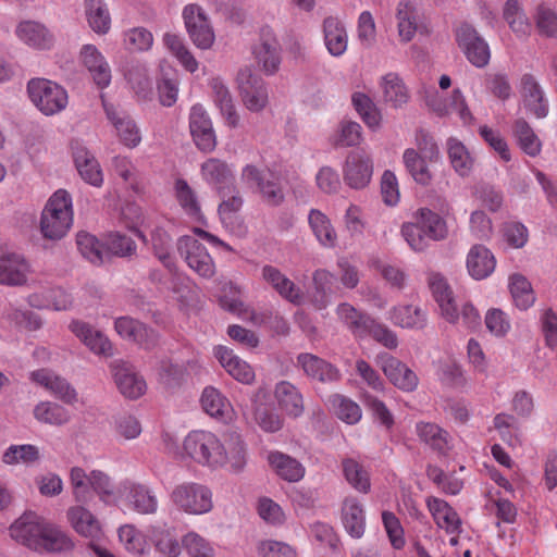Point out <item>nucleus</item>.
<instances>
[{"mask_svg":"<svg viewBox=\"0 0 557 557\" xmlns=\"http://www.w3.org/2000/svg\"><path fill=\"white\" fill-rule=\"evenodd\" d=\"M177 251L187 265L200 277L209 280L215 274V263L207 248L191 236H182L177 240Z\"/></svg>","mask_w":557,"mask_h":557,"instance_id":"nucleus-6","label":"nucleus"},{"mask_svg":"<svg viewBox=\"0 0 557 557\" xmlns=\"http://www.w3.org/2000/svg\"><path fill=\"white\" fill-rule=\"evenodd\" d=\"M417 223L432 240H442L447 236L445 220L428 208H421L416 212Z\"/></svg>","mask_w":557,"mask_h":557,"instance_id":"nucleus-48","label":"nucleus"},{"mask_svg":"<svg viewBox=\"0 0 557 557\" xmlns=\"http://www.w3.org/2000/svg\"><path fill=\"white\" fill-rule=\"evenodd\" d=\"M81 60L99 88L103 89L109 86L111 83L110 66L95 46L85 45L81 50Z\"/></svg>","mask_w":557,"mask_h":557,"instance_id":"nucleus-25","label":"nucleus"},{"mask_svg":"<svg viewBox=\"0 0 557 557\" xmlns=\"http://www.w3.org/2000/svg\"><path fill=\"white\" fill-rule=\"evenodd\" d=\"M373 174V163L362 150L350 151L343 165V177L352 189H362L369 185Z\"/></svg>","mask_w":557,"mask_h":557,"instance_id":"nucleus-11","label":"nucleus"},{"mask_svg":"<svg viewBox=\"0 0 557 557\" xmlns=\"http://www.w3.org/2000/svg\"><path fill=\"white\" fill-rule=\"evenodd\" d=\"M89 26L97 34H107L111 28V16L103 0H85Z\"/></svg>","mask_w":557,"mask_h":557,"instance_id":"nucleus-49","label":"nucleus"},{"mask_svg":"<svg viewBox=\"0 0 557 557\" xmlns=\"http://www.w3.org/2000/svg\"><path fill=\"white\" fill-rule=\"evenodd\" d=\"M72 152L81 177L86 183L100 187L103 183V174L95 156L78 143L72 145Z\"/></svg>","mask_w":557,"mask_h":557,"instance_id":"nucleus-22","label":"nucleus"},{"mask_svg":"<svg viewBox=\"0 0 557 557\" xmlns=\"http://www.w3.org/2000/svg\"><path fill=\"white\" fill-rule=\"evenodd\" d=\"M76 244L82 256L91 263L100 264L103 262L101 245L95 236L86 232H79L76 236Z\"/></svg>","mask_w":557,"mask_h":557,"instance_id":"nucleus-62","label":"nucleus"},{"mask_svg":"<svg viewBox=\"0 0 557 557\" xmlns=\"http://www.w3.org/2000/svg\"><path fill=\"white\" fill-rule=\"evenodd\" d=\"M117 496L126 507L140 515H154L159 502L154 492L147 485L124 481L117 487Z\"/></svg>","mask_w":557,"mask_h":557,"instance_id":"nucleus-7","label":"nucleus"},{"mask_svg":"<svg viewBox=\"0 0 557 557\" xmlns=\"http://www.w3.org/2000/svg\"><path fill=\"white\" fill-rule=\"evenodd\" d=\"M429 287L440 307L441 315L449 323L459 322L458 308L447 281L440 273H430L428 277Z\"/></svg>","mask_w":557,"mask_h":557,"instance_id":"nucleus-16","label":"nucleus"},{"mask_svg":"<svg viewBox=\"0 0 557 557\" xmlns=\"http://www.w3.org/2000/svg\"><path fill=\"white\" fill-rule=\"evenodd\" d=\"M484 323L487 331L496 337L506 336L511 329L510 320L507 313L498 308H492L487 310L485 313Z\"/></svg>","mask_w":557,"mask_h":557,"instance_id":"nucleus-64","label":"nucleus"},{"mask_svg":"<svg viewBox=\"0 0 557 557\" xmlns=\"http://www.w3.org/2000/svg\"><path fill=\"white\" fill-rule=\"evenodd\" d=\"M426 506L438 528L446 533L461 532V519L447 502L430 496L426 498Z\"/></svg>","mask_w":557,"mask_h":557,"instance_id":"nucleus-27","label":"nucleus"},{"mask_svg":"<svg viewBox=\"0 0 557 557\" xmlns=\"http://www.w3.org/2000/svg\"><path fill=\"white\" fill-rule=\"evenodd\" d=\"M119 539L124 548L135 555H144L149 550L146 536L132 524L119 529Z\"/></svg>","mask_w":557,"mask_h":557,"instance_id":"nucleus-56","label":"nucleus"},{"mask_svg":"<svg viewBox=\"0 0 557 557\" xmlns=\"http://www.w3.org/2000/svg\"><path fill=\"white\" fill-rule=\"evenodd\" d=\"M342 520L345 530L354 539H360L366 529L364 511L355 497H347L342 508Z\"/></svg>","mask_w":557,"mask_h":557,"instance_id":"nucleus-38","label":"nucleus"},{"mask_svg":"<svg viewBox=\"0 0 557 557\" xmlns=\"http://www.w3.org/2000/svg\"><path fill=\"white\" fill-rule=\"evenodd\" d=\"M403 159L407 171L418 184L428 185L431 182L432 174L429 166L414 149H406Z\"/></svg>","mask_w":557,"mask_h":557,"instance_id":"nucleus-55","label":"nucleus"},{"mask_svg":"<svg viewBox=\"0 0 557 557\" xmlns=\"http://www.w3.org/2000/svg\"><path fill=\"white\" fill-rule=\"evenodd\" d=\"M30 272L29 263L15 252H5L0 256V284L20 286L27 282Z\"/></svg>","mask_w":557,"mask_h":557,"instance_id":"nucleus-18","label":"nucleus"},{"mask_svg":"<svg viewBox=\"0 0 557 557\" xmlns=\"http://www.w3.org/2000/svg\"><path fill=\"white\" fill-rule=\"evenodd\" d=\"M268 460L276 474L288 482H297L305 475L304 466L288 455L272 451L269 454Z\"/></svg>","mask_w":557,"mask_h":557,"instance_id":"nucleus-43","label":"nucleus"},{"mask_svg":"<svg viewBox=\"0 0 557 557\" xmlns=\"http://www.w3.org/2000/svg\"><path fill=\"white\" fill-rule=\"evenodd\" d=\"M183 18L193 42L203 50L211 48L215 35L203 9L198 4H188L183 10Z\"/></svg>","mask_w":557,"mask_h":557,"instance_id":"nucleus-8","label":"nucleus"},{"mask_svg":"<svg viewBox=\"0 0 557 557\" xmlns=\"http://www.w3.org/2000/svg\"><path fill=\"white\" fill-rule=\"evenodd\" d=\"M103 245L109 252L117 257H129L136 252L135 242L131 237L117 232L109 233L104 238Z\"/></svg>","mask_w":557,"mask_h":557,"instance_id":"nucleus-61","label":"nucleus"},{"mask_svg":"<svg viewBox=\"0 0 557 557\" xmlns=\"http://www.w3.org/2000/svg\"><path fill=\"white\" fill-rule=\"evenodd\" d=\"M428 107L438 116H445L453 112L458 113L465 123L472 121V114L466 102V98L460 89L453 90L451 96L447 100H442L437 96V91L426 99Z\"/></svg>","mask_w":557,"mask_h":557,"instance_id":"nucleus-23","label":"nucleus"},{"mask_svg":"<svg viewBox=\"0 0 557 557\" xmlns=\"http://www.w3.org/2000/svg\"><path fill=\"white\" fill-rule=\"evenodd\" d=\"M69 520L82 536L97 540L101 536V527L97 518L85 507L74 506L67 510Z\"/></svg>","mask_w":557,"mask_h":557,"instance_id":"nucleus-36","label":"nucleus"},{"mask_svg":"<svg viewBox=\"0 0 557 557\" xmlns=\"http://www.w3.org/2000/svg\"><path fill=\"white\" fill-rule=\"evenodd\" d=\"M173 190L174 197L184 213L190 219L201 222L203 214L198 196L187 181L184 178L175 180Z\"/></svg>","mask_w":557,"mask_h":557,"instance_id":"nucleus-37","label":"nucleus"},{"mask_svg":"<svg viewBox=\"0 0 557 557\" xmlns=\"http://www.w3.org/2000/svg\"><path fill=\"white\" fill-rule=\"evenodd\" d=\"M114 327L120 336L138 344L145 349H150L157 344V333L133 318L121 317L116 319Z\"/></svg>","mask_w":557,"mask_h":557,"instance_id":"nucleus-20","label":"nucleus"},{"mask_svg":"<svg viewBox=\"0 0 557 557\" xmlns=\"http://www.w3.org/2000/svg\"><path fill=\"white\" fill-rule=\"evenodd\" d=\"M324 42L327 51L334 57H341L347 50L348 36L344 24L334 16L323 21Z\"/></svg>","mask_w":557,"mask_h":557,"instance_id":"nucleus-34","label":"nucleus"},{"mask_svg":"<svg viewBox=\"0 0 557 557\" xmlns=\"http://www.w3.org/2000/svg\"><path fill=\"white\" fill-rule=\"evenodd\" d=\"M189 128L196 146L205 152H211L216 146L212 122L201 104L191 107Z\"/></svg>","mask_w":557,"mask_h":557,"instance_id":"nucleus-14","label":"nucleus"},{"mask_svg":"<svg viewBox=\"0 0 557 557\" xmlns=\"http://www.w3.org/2000/svg\"><path fill=\"white\" fill-rule=\"evenodd\" d=\"M261 276L281 297L293 304H300V289L280 269L267 264L261 270Z\"/></svg>","mask_w":557,"mask_h":557,"instance_id":"nucleus-24","label":"nucleus"},{"mask_svg":"<svg viewBox=\"0 0 557 557\" xmlns=\"http://www.w3.org/2000/svg\"><path fill=\"white\" fill-rule=\"evenodd\" d=\"M377 363L385 376L397 388L404 392H412L418 386L416 373L397 358L383 354L377 357Z\"/></svg>","mask_w":557,"mask_h":557,"instance_id":"nucleus-15","label":"nucleus"},{"mask_svg":"<svg viewBox=\"0 0 557 557\" xmlns=\"http://www.w3.org/2000/svg\"><path fill=\"white\" fill-rule=\"evenodd\" d=\"M416 432L420 441L438 454L445 455L450 449V436L435 423L419 422Z\"/></svg>","mask_w":557,"mask_h":557,"instance_id":"nucleus-42","label":"nucleus"},{"mask_svg":"<svg viewBox=\"0 0 557 557\" xmlns=\"http://www.w3.org/2000/svg\"><path fill=\"white\" fill-rule=\"evenodd\" d=\"M383 99L394 108H401L409 101V91L397 73H387L380 81Z\"/></svg>","mask_w":557,"mask_h":557,"instance_id":"nucleus-41","label":"nucleus"},{"mask_svg":"<svg viewBox=\"0 0 557 557\" xmlns=\"http://www.w3.org/2000/svg\"><path fill=\"white\" fill-rule=\"evenodd\" d=\"M40 457L39 449L35 445H12L3 454L2 460L7 465L34 463Z\"/></svg>","mask_w":557,"mask_h":557,"instance_id":"nucleus-60","label":"nucleus"},{"mask_svg":"<svg viewBox=\"0 0 557 557\" xmlns=\"http://www.w3.org/2000/svg\"><path fill=\"white\" fill-rule=\"evenodd\" d=\"M212 89L213 101L220 109L225 124L235 128L239 125V115L233 102V98L228 88L220 78H212L210 83Z\"/></svg>","mask_w":557,"mask_h":557,"instance_id":"nucleus-35","label":"nucleus"},{"mask_svg":"<svg viewBox=\"0 0 557 557\" xmlns=\"http://www.w3.org/2000/svg\"><path fill=\"white\" fill-rule=\"evenodd\" d=\"M512 133L523 152L530 157L540 154L542 143L527 121L523 119L516 120Z\"/></svg>","mask_w":557,"mask_h":557,"instance_id":"nucleus-50","label":"nucleus"},{"mask_svg":"<svg viewBox=\"0 0 557 557\" xmlns=\"http://www.w3.org/2000/svg\"><path fill=\"white\" fill-rule=\"evenodd\" d=\"M11 537L34 550L64 552L73 546L59 528L45 522L37 513L26 512L10 527Z\"/></svg>","mask_w":557,"mask_h":557,"instance_id":"nucleus-2","label":"nucleus"},{"mask_svg":"<svg viewBox=\"0 0 557 557\" xmlns=\"http://www.w3.org/2000/svg\"><path fill=\"white\" fill-rule=\"evenodd\" d=\"M16 35L24 44L38 50L50 49L54 44L53 35L47 27L34 21L21 22Z\"/></svg>","mask_w":557,"mask_h":557,"instance_id":"nucleus-29","label":"nucleus"},{"mask_svg":"<svg viewBox=\"0 0 557 557\" xmlns=\"http://www.w3.org/2000/svg\"><path fill=\"white\" fill-rule=\"evenodd\" d=\"M297 364L307 376L322 383L337 382L341 379V372L336 367L312 354H300L297 357Z\"/></svg>","mask_w":557,"mask_h":557,"instance_id":"nucleus-21","label":"nucleus"},{"mask_svg":"<svg viewBox=\"0 0 557 557\" xmlns=\"http://www.w3.org/2000/svg\"><path fill=\"white\" fill-rule=\"evenodd\" d=\"M467 270L474 280H484L495 270L496 259L492 251L482 245H474L467 256Z\"/></svg>","mask_w":557,"mask_h":557,"instance_id":"nucleus-30","label":"nucleus"},{"mask_svg":"<svg viewBox=\"0 0 557 557\" xmlns=\"http://www.w3.org/2000/svg\"><path fill=\"white\" fill-rule=\"evenodd\" d=\"M111 367L117 388L125 397L137 399L145 394V380L135 373L131 366L114 361Z\"/></svg>","mask_w":557,"mask_h":557,"instance_id":"nucleus-19","label":"nucleus"},{"mask_svg":"<svg viewBox=\"0 0 557 557\" xmlns=\"http://www.w3.org/2000/svg\"><path fill=\"white\" fill-rule=\"evenodd\" d=\"M391 320L395 325L408 329H422L425 325V314L413 306H398L391 312Z\"/></svg>","mask_w":557,"mask_h":557,"instance_id":"nucleus-52","label":"nucleus"},{"mask_svg":"<svg viewBox=\"0 0 557 557\" xmlns=\"http://www.w3.org/2000/svg\"><path fill=\"white\" fill-rule=\"evenodd\" d=\"M71 331L95 354L111 356L112 345L108 337L100 331L94 330L89 324L82 321H73L70 324Z\"/></svg>","mask_w":557,"mask_h":557,"instance_id":"nucleus-31","label":"nucleus"},{"mask_svg":"<svg viewBox=\"0 0 557 557\" xmlns=\"http://www.w3.org/2000/svg\"><path fill=\"white\" fill-rule=\"evenodd\" d=\"M509 288L515 301V305L525 310L530 308L535 300L531 284L521 274H512L509 278Z\"/></svg>","mask_w":557,"mask_h":557,"instance_id":"nucleus-54","label":"nucleus"},{"mask_svg":"<svg viewBox=\"0 0 557 557\" xmlns=\"http://www.w3.org/2000/svg\"><path fill=\"white\" fill-rule=\"evenodd\" d=\"M28 304L39 309L66 310L72 305V297L61 287L33 293L28 297Z\"/></svg>","mask_w":557,"mask_h":557,"instance_id":"nucleus-39","label":"nucleus"},{"mask_svg":"<svg viewBox=\"0 0 557 557\" xmlns=\"http://www.w3.org/2000/svg\"><path fill=\"white\" fill-rule=\"evenodd\" d=\"M351 103L363 123L372 131L381 127L382 114L373 100L366 94L356 91L351 95Z\"/></svg>","mask_w":557,"mask_h":557,"instance_id":"nucleus-45","label":"nucleus"},{"mask_svg":"<svg viewBox=\"0 0 557 557\" xmlns=\"http://www.w3.org/2000/svg\"><path fill=\"white\" fill-rule=\"evenodd\" d=\"M70 483L74 498L78 503H88L94 496L91 487V472L89 474L81 467H73L70 471Z\"/></svg>","mask_w":557,"mask_h":557,"instance_id":"nucleus-53","label":"nucleus"},{"mask_svg":"<svg viewBox=\"0 0 557 557\" xmlns=\"http://www.w3.org/2000/svg\"><path fill=\"white\" fill-rule=\"evenodd\" d=\"M72 223V198L66 190L59 189L49 198L42 210L41 233L45 238L60 239L69 232Z\"/></svg>","mask_w":557,"mask_h":557,"instance_id":"nucleus-3","label":"nucleus"},{"mask_svg":"<svg viewBox=\"0 0 557 557\" xmlns=\"http://www.w3.org/2000/svg\"><path fill=\"white\" fill-rule=\"evenodd\" d=\"M171 500L176 507L189 515L208 513L213 508L211 490L195 482L176 485L171 493Z\"/></svg>","mask_w":557,"mask_h":557,"instance_id":"nucleus-5","label":"nucleus"},{"mask_svg":"<svg viewBox=\"0 0 557 557\" xmlns=\"http://www.w3.org/2000/svg\"><path fill=\"white\" fill-rule=\"evenodd\" d=\"M447 151L454 170L460 176H468L473 169L474 161L466 146L456 138H449Z\"/></svg>","mask_w":557,"mask_h":557,"instance_id":"nucleus-51","label":"nucleus"},{"mask_svg":"<svg viewBox=\"0 0 557 557\" xmlns=\"http://www.w3.org/2000/svg\"><path fill=\"white\" fill-rule=\"evenodd\" d=\"M343 471L348 483L356 490L362 493L370 490L369 474L359 462L354 459H345Z\"/></svg>","mask_w":557,"mask_h":557,"instance_id":"nucleus-59","label":"nucleus"},{"mask_svg":"<svg viewBox=\"0 0 557 557\" xmlns=\"http://www.w3.org/2000/svg\"><path fill=\"white\" fill-rule=\"evenodd\" d=\"M331 404L336 417L347 424H356L361 420L362 411L360 406L342 395H334Z\"/></svg>","mask_w":557,"mask_h":557,"instance_id":"nucleus-57","label":"nucleus"},{"mask_svg":"<svg viewBox=\"0 0 557 557\" xmlns=\"http://www.w3.org/2000/svg\"><path fill=\"white\" fill-rule=\"evenodd\" d=\"M103 106L108 119L116 129L120 141L128 148L137 147L141 141V134L135 121L127 115H120L106 103Z\"/></svg>","mask_w":557,"mask_h":557,"instance_id":"nucleus-33","label":"nucleus"},{"mask_svg":"<svg viewBox=\"0 0 557 557\" xmlns=\"http://www.w3.org/2000/svg\"><path fill=\"white\" fill-rule=\"evenodd\" d=\"M202 180L225 198L226 190L234 188V174L232 168L218 158L207 159L200 166Z\"/></svg>","mask_w":557,"mask_h":557,"instance_id":"nucleus-17","label":"nucleus"},{"mask_svg":"<svg viewBox=\"0 0 557 557\" xmlns=\"http://www.w3.org/2000/svg\"><path fill=\"white\" fill-rule=\"evenodd\" d=\"M237 81L239 95L246 109L251 112L262 111L269 103L265 82L248 69L238 73Z\"/></svg>","mask_w":557,"mask_h":557,"instance_id":"nucleus-9","label":"nucleus"},{"mask_svg":"<svg viewBox=\"0 0 557 557\" xmlns=\"http://www.w3.org/2000/svg\"><path fill=\"white\" fill-rule=\"evenodd\" d=\"M202 409L211 417L223 422L231 421L234 416L230 400L215 387L207 386L200 398Z\"/></svg>","mask_w":557,"mask_h":557,"instance_id":"nucleus-32","label":"nucleus"},{"mask_svg":"<svg viewBox=\"0 0 557 557\" xmlns=\"http://www.w3.org/2000/svg\"><path fill=\"white\" fill-rule=\"evenodd\" d=\"M30 101L45 115L63 111L69 103L67 91L59 84L46 78H33L27 84Z\"/></svg>","mask_w":557,"mask_h":557,"instance_id":"nucleus-4","label":"nucleus"},{"mask_svg":"<svg viewBox=\"0 0 557 557\" xmlns=\"http://www.w3.org/2000/svg\"><path fill=\"white\" fill-rule=\"evenodd\" d=\"M310 228L318 242L327 248L336 245L337 235L330 219L320 210L312 209L308 216Z\"/></svg>","mask_w":557,"mask_h":557,"instance_id":"nucleus-47","label":"nucleus"},{"mask_svg":"<svg viewBox=\"0 0 557 557\" xmlns=\"http://www.w3.org/2000/svg\"><path fill=\"white\" fill-rule=\"evenodd\" d=\"M29 380L44 387L52 396L64 404L74 405L77 401V392L66 379L49 369H38L29 373Z\"/></svg>","mask_w":557,"mask_h":557,"instance_id":"nucleus-12","label":"nucleus"},{"mask_svg":"<svg viewBox=\"0 0 557 557\" xmlns=\"http://www.w3.org/2000/svg\"><path fill=\"white\" fill-rule=\"evenodd\" d=\"M33 413L37 421L50 425H64L71 420V413L65 407L49 400L38 403Z\"/></svg>","mask_w":557,"mask_h":557,"instance_id":"nucleus-46","label":"nucleus"},{"mask_svg":"<svg viewBox=\"0 0 557 557\" xmlns=\"http://www.w3.org/2000/svg\"><path fill=\"white\" fill-rule=\"evenodd\" d=\"M456 39L471 64L476 67H484L488 64L490 47L470 24L462 23L458 26Z\"/></svg>","mask_w":557,"mask_h":557,"instance_id":"nucleus-10","label":"nucleus"},{"mask_svg":"<svg viewBox=\"0 0 557 557\" xmlns=\"http://www.w3.org/2000/svg\"><path fill=\"white\" fill-rule=\"evenodd\" d=\"M275 398L288 416L297 418L302 414L304 398L298 388L287 381H282L275 386Z\"/></svg>","mask_w":557,"mask_h":557,"instance_id":"nucleus-40","label":"nucleus"},{"mask_svg":"<svg viewBox=\"0 0 557 557\" xmlns=\"http://www.w3.org/2000/svg\"><path fill=\"white\" fill-rule=\"evenodd\" d=\"M396 18L400 41H411L418 28V13L416 7L409 1H400L397 5Z\"/></svg>","mask_w":557,"mask_h":557,"instance_id":"nucleus-44","label":"nucleus"},{"mask_svg":"<svg viewBox=\"0 0 557 557\" xmlns=\"http://www.w3.org/2000/svg\"><path fill=\"white\" fill-rule=\"evenodd\" d=\"M214 355L225 371L243 384H251L255 380L253 369L245 360L236 356L233 350L224 346L214 349Z\"/></svg>","mask_w":557,"mask_h":557,"instance_id":"nucleus-26","label":"nucleus"},{"mask_svg":"<svg viewBox=\"0 0 557 557\" xmlns=\"http://www.w3.org/2000/svg\"><path fill=\"white\" fill-rule=\"evenodd\" d=\"M183 449L196 463L211 469L228 465L237 472L246 463L244 443L235 432L225 434L221 441L210 431L195 430L185 437Z\"/></svg>","mask_w":557,"mask_h":557,"instance_id":"nucleus-1","label":"nucleus"},{"mask_svg":"<svg viewBox=\"0 0 557 557\" xmlns=\"http://www.w3.org/2000/svg\"><path fill=\"white\" fill-rule=\"evenodd\" d=\"M151 244L156 257L163 263L170 271L174 269V259L170 253L172 246V238L163 228H156L151 233Z\"/></svg>","mask_w":557,"mask_h":557,"instance_id":"nucleus-58","label":"nucleus"},{"mask_svg":"<svg viewBox=\"0 0 557 557\" xmlns=\"http://www.w3.org/2000/svg\"><path fill=\"white\" fill-rule=\"evenodd\" d=\"M521 95L525 108L537 119L545 117L548 113V103L537 81L531 74H524L521 78Z\"/></svg>","mask_w":557,"mask_h":557,"instance_id":"nucleus-28","label":"nucleus"},{"mask_svg":"<svg viewBox=\"0 0 557 557\" xmlns=\"http://www.w3.org/2000/svg\"><path fill=\"white\" fill-rule=\"evenodd\" d=\"M152 44L153 36L145 27H134L124 33V45L129 51H147Z\"/></svg>","mask_w":557,"mask_h":557,"instance_id":"nucleus-63","label":"nucleus"},{"mask_svg":"<svg viewBox=\"0 0 557 557\" xmlns=\"http://www.w3.org/2000/svg\"><path fill=\"white\" fill-rule=\"evenodd\" d=\"M282 50L278 40L270 29H263L252 53L258 65L268 74H275L281 65Z\"/></svg>","mask_w":557,"mask_h":557,"instance_id":"nucleus-13","label":"nucleus"}]
</instances>
